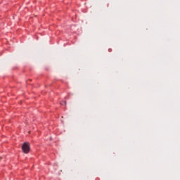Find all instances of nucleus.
<instances>
[{
	"label": "nucleus",
	"mask_w": 180,
	"mask_h": 180,
	"mask_svg": "<svg viewBox=\"0 0 180 180\" xmlns=\"http://www.w3.org/2000/svg\"><path fill=\"white\" fill-rule=\"evenodd\" d=\"M60 103L62 106H64V105H66L67 103L65 101H60Z\"/></svg>",
	"instance_id": "2"
},
{
	"label": "nucleus",
	"mask_w": 180,
	"mask_h": 180,
	"mask_svg": "<svg viewBox=\"0 0 180 180\" xmlns=\"http://www.w3.org/2000/svg\"><path fill=\"white\" fill-rule=\"evenodd\" d=\"M22 150L25 154H29L30 151V143L29 142H25L22 146Z\"/></svg>",
	"instance_id": "1"
}]
</instances>
